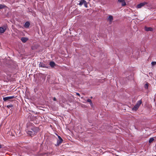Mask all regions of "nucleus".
Listing matches in <instances>:
<instances>
[{
	"label": "nucleus",
	"instance_id": "aec40b11",
	"mask_svg": "<svg viewBox=\"0 0 156 156\" xmlns=\"http://www.w3.org/2000/svg\"><path fill=\"white\" fill-rule=\"evenodd\" d=\"M84 5L85 7L86 8H87V3L86 1L84 3Z\"/></svg>",
	"mask_w": 156,
	"mask_h": 156
},
{
	"label": "nucleus",
	"instance_id": "4468645a",
	"mask_svg": "<svg viewBox=\"0 0 156 156\" xmlns=\"http://www.w3.org/2000/svg\"><path fill=\"white\" fill-rule=\"evenodd\" d=\"M30 26V23L29 22H26L24 25V26L25 27H28Z\"/></svg>",
	"mask_w": 156,
	"mask_h": 156
},
{
	"label": "nucleus",
	"instance_id": "2eb2a0df",
	"mask_svg": "<svg viewBox=\"0 0 156 156\" xmlns=\"http://www.w3.org/2000/svg\"><path fill=\"white\" fill-rule=\"evenodd\" d=\"M49 65L51 67H53L55 66V63L53 62H50Z\"/></svg>",
	"mask_w": 156,
	"mask_h": 156
},
{
	"label": "nucleus",
	"instance_id": "6e6552de",
	"mask_svg": "<svg viewBox=\"0 0 156 156\" xmlns=\"http://www.w3.org/2000/svg\"><path fill=\"white\" fill-rule=\"evenodd\" d=\"M39 67L43 68H47L46 65L44 64L43 62H40L39 64Z\"/></svg>",
	"mask_w": 156,
	"mask_h": 156
},
{
	"label": "nucleus",
	"instance_id": "9d476101",
	"mask_svg": "<svg viewBox=\"0 0 156 156\" xmlns=\"http://www.w3.org/2000/svg\"><path fill=\"white\" fill-rule=\"evenodd\" d=\"M142 103V100H140L137 102V103L136 105V106H137L138 107H139L140 105Z\"/></svg>",
	"mask_w": 156,
	"mask_h": 156
},
{
	"label": "nucleus",
	"instance_id": "f257e3e1",
	"mask_svg": "<svg viewBox=\"0 0 156 156\" xmlns=\"http://www.w3.org/2000/svg\"><path fill=\"white\" fill-rule=\"evenodd\" d=\"M31 130L32 131L29 130L27 132V134L30 136L34 135L38 130V128L37 127H33Z\"/></svg>",
	"mask_w": 156,
	"mask_h": 156
},
{
	"label": "nucleus",
	"instance_id": "0eeeda50",
	"mask_svg": "<svg viewBox=\"0 0 156 156\" xmlns=\"http://www.w3.org/2000/svg\"><path fill=\"white\" fill-rule=\"evenodd\" d=\"M6 30V27H0V33H4Z\"/></svg>",
	"mask_w": 156,
	"mask_h": 156
},
{
	"label": "nucleus",
	"instance_id": "a878e982",
	"mask_svg": "<svg viewBox=\"0 0 156 156\" xmlns=\"http://www.w3.org/2000/svg\"><path fill=\"white\" fill-rule=\"evenodd\" d=\"M92 98V97H91V98Z\"/></svg>",
	"mask_w": 156,
	"mask_h": 156
},
{
	"label": "nucleus",
	"instance_id": "7ed1b4c3",
	"mask_svg": "<svg viewBox=\"0 0 156 156\" xmlns=\"http://www.w3.org/2000/svg\"><path fill=\"white\" fill-rule=\"evenodd\" d=\"M107 20L110 24H111L113 20V16L112 15H109L107 18Z\"/></svg>",
	"mask_w": 156,
	"mask_h": 156
},
{
	"label": "nucleus",
	"instance_id": "4be33fe9",
	"mask_svg": "<svg viewBox=\"0 0 156 156\" xmlns=\"http://www.w3.org/2000/svg\"><path fill=\"white\" fill-rule=\"evenodd\" d=\"M7 107L8 108H9V107H12V105H10L7 106Z\"/></svg>",
	"mask_w": 156,
	"mask_h": 156
},
{
	"label": "nucleus",
	"instance_id": "a211bd4d",
	"mask_svg": "<svg viewBox=\"0 0 156 156\" xmlns=\"http://www.w3.org/2000/svg\"><path fill=\"white\" fill-rule=\"evenodd\" d=\"M148 84L147 83H146L145 85V88H146V89H148Z\"/></svg>",
	"mask_w": 156,
	"mask_h": 156
},
{
	"label": "nucleus",
	"instance_id": "b1692460",
	"mask_svg": "<svg viewBox=\"0 0 156 156\" xmlns=\"http://www.w3.org/2000/svg\"><path fill=\"white\" fill-rule=\"evenodd\" d=\"M53 100L54 101H56V98H53Z\"/></svg>",
	"mask_w": 156,
	"mask_h": 156
},
{
	"label": "nucleus",
	"instance_id": "5701e85b",
	"mask_svg": "<svg viewBox=\"0 0 156 156\" xmlns=\"http://www.w3.org/2000/svg\"><path fill=\"white\" fill-rule=\"evenodd\" d=\"M76 94L78 96H80V94H79V93H76Z\"/></svg>",
	"mask_w": 156,
	"mask_h": 156
},
{
	"label": "nucleus",
	"instance_id": "423d86ee",
	"mask_svg": "<svg viewBox=\"0 0 156 156\" xmlns=\"http://www.w3.org/2000/svg\"><path fill=\"white\" fill-rule=\"evenodd\" d=\"M118 2L121 3L122 5L123 6L126 5V4L125 0H118Z\"/></svg>",
	"mask_w": 156,
	"mask_h": 156
},
{
	"label": "nucleus",
	"instance_id": "393cba45",
	"mask_svg": "<svg viewBox=\"0 0 156 156\" xmlns=\"http://www.w3.org/2000/svg\"><path fill=\"white\" fill-rule=\"evenodd\" d=\"M2 147H1V145L0 144V148H1Z\"/></svg>",
	"mask_w": 156,
	"mask_h": 156
},
{
	"label": "nucleus",
	"instance_id": "f3484780",
	"mask_svg": "<svg viewBox=\"0 0 156 156\" xmlns=\"http://www.w3.org/2000/svg\"><path fill=\"white\" fill-rule=\"evenodd\" d=\"M154 140V138L153 137H151L150 138L149 140V143H151Z\"/></svg>",
	"mask_w": 156,
	"mask_h": 156
},
{
	"label": "nucleus",
	"instance_id": "f8f14e48",
	"mask_svg": "<svg viewBox=\"0 0 156 156\" xmlns=\"http://www.w3.org/2000/svg\"><path fill=\"white\" fill-rule=\"evenodd\" d=\"M80 3L79 4V5L81 6L83 4H84V3L86 1L84 0H81L80 1H79Z\"/></svg>",
	"mask_w": 156,
	"mask_h": 156
},
{
	"label": "nucleus",
	"instance_id": "6ab92c4d",
	"mask_svg": "<svg viewBox=\"0 0 156 156\" xmlns=\"http://www.w3.org/2000/svg\"><path fill=\"white\" fill-rule=\"evenodd\" d=\"M5 6V5H3L0 4V9H2Z\"/></svg>",
	"mask_w": 156,
	"mask_h": 156
},
{
	"label": "nucleus",
	"instance_id": "f03ea898",
	"mask_svg": "<svg viewBox=\"0 0 156 156\" xmlns=\"http://www.w3.org/2000/svg\"><path fill=\"white\" fill-rule=\"evenodd\" d=\"M147 4V3L146 2H143L137 5L136 8L138 9L141 8V7L144 6L145 5H146Z\"/></svg>",
	"mask_w": 156,
	"mask_h": 156
},
{
	"label": "nucleus",
	"instance_id": "1a4fd4ad",
	"mask_svg": "<svg viewBox=\"0 0 156 156\" xmlns=\"http://www.w3.org/2000/svg\"><path fill=\"white\" fill-rule=\"evenodd\" d=\"M28 39L27 37H23L21 39V40L23 43H25L27 41Z\"/></svg>",
	"mask_w": 156,
	"mask_h": 156
},
{
	"label": "nucleus",
	"instance_id": "39448f33",
	"mask_svg": "<svg viewBox=\"0 0 156 156\" xmlns=\"http://www.w3.org/2000/svg\"><path fill=\"white\" fill-rule=\"evenodd\" d=\"M58 136L59 140L57 141V144L58 145H59L62 142L63 140L60 136Z\"/></svg>",
	"mask_w": 156,
	"mask_h": 156
},
{
	"label": "nucleus",
	"instance_id": "20e7f679",
	"mask_svg": "<svg viewBox=\"0 0 156 156\" xmlns=\"http://www.w3.org/2000/svg\"><path fill=\"white\" fill-rule=\"evenodd\" d=\"M14 98L13 96L7 97L3 98V100L5 101H7L13 98Z\"/></svg>",
	"mask_w": 156,
	"mask_h": 156
},
{
	"label": "nucleus",
	"instance_id": "9b49d317",
	"mask_svg": "<svg viewBox=\"0 0 156 156\" xmlns=\"http://www.w3.org/2000/svg\"><path fill=\"white\" fill-rule=\"evenodd\" d=\"M145 30L146 31H152V28L151 27H145Z\"/></svg>",
	"mask_w": 156,
	"mask_h": 156
},
{
	"label": "nucleus",
	"instance_id": "412c9836",
	"mask_svg": "<svg viewBox=\"0 0 156 156\" xmlns=\"http://www.w3.org/2000/svg\"><path fill=\"white\" fill-rule=\"evenodd\" d=\"M151 64L154 66V65H156V62H151Z\"/></svg>",
	"mask_w": 156,
	"mask_h": 156
},
{
	"label": "nucleus",
	"instance_id": "dca6fc26",
	"mask_svg": "<svg viewBox=\"0 0 156 156\" xmlns=\"http://www.w3.org/2000/svg\"><path fill=\"white\" fill-rule=\"evenodd\" d=\"M87 101L90 103L91 106H92L93 105V104L91 100L90 99H88L87 100Z\"/></svg>",
	"mask_w": 156,
	"mask_h": 156
},
{
	"label": "nucleus",
	"instance_id": "ddd939ff",
	"mask_svg": "<svg viewBox=\"0 0 156 156\" xmlns=\"http://www.w3.org/2000/svg\"><path fill=\"white\" fill-rule=\"evenodd\" d=\"M139 108V107L136 106V105H135L132 108V110L136 111Z\"/></svg>",
	"mask_w": 156,
	"mask_h": 156
}]
</instances>
